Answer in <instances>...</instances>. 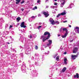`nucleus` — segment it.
<instances>
[{
	"label": "nucleus",
	"mask_w": 79,
	"mask_h": 79,
	"mask_svg": "<svg viewBox=\"0 0 79 79\" xmlns=\"http://www.w3.org/2000/svg\"><path fill=\"white\" fill-rule=\"evenodd\" d=\"M21 70H22V69H23V66H22L21 67Z\"/></svg>",
	"instance_id": "nucleus-49"
},
{
	"label": "nucleus",
	"mask_w": 79,
	"mask_h": 79,
	"mask_svg": "<svg viewBox=\"0 0 79 79\" xmlns=\"http://www.w3.org/2000/svg\"><path fill=\"white\" fill-rule=\"evenodd\" d=\"M36 55H37V54H35V56H36Z\"/></svg>",
	"instance_id": "nucleus-57"
},
{
	"label": "nucleus",
	"mask_w": 79,
	"mask_h": 79,
	"mask_svg": "<svg viewBox=\"0 0 79 79\" xmlns=\"http://www.w3.org/2000/svg\"><path fill=\"white\" fill-rule=\"evenodd\" d=\"M49 49H50V47H49Z\"/></svg>",
	"instance_id": "nucleus-62"
},
{
	"label": "nucleus",
	"mask_w": 79,
	"mask_h": 79,
	"mask_svg": "<svg viewBox=\"0 0 79 79\" xmlns=\"http://www.w3.org/2000/svg\"><path fill=\"white\" fill-rule=\"evenodd\" d=\"M8 44H10V43L9 42L7 43Z\"/></svg>",
	"instance_id": "nucleus-55"
},
{
	"label": "nucleus",
	"mask_w": 79,
	"mask_h": 79,
	"mask_svg": "<svg viewBox=\"0 0 79 79\" xmlns=\"http://www.w3.org/2000/svg\"><path fill=\"white\" fill-rule=\"evenodd\" d=\"M16 19L17 20V22H19V20L21 19V18L19 17H18L17 19Z\"/></svg>",
	"instance_id": "nucleus-20"
},
{
	"label": "nucleus",
	"mask_w": 79,
	"mask_h": 79,
	"mask_svg": "<svg viewBox=\"0 0 79 79\" xmlns=\"http://www.w3.org/2000/svg\"><path fill=\"white\" fill-rule=\"evenodd\" d=\"M69 27H71V25H69Z\"/></svg>",
	"instance_id": "nucleus-43"
},
{
	"label": "nucleus",
	"mask_w": 79,
	"mask_h": 79,
	"mask_svg": "<svg viewBox=\"0 0 79 79\" xmlns=\"http://www.w3.org/2000/svg\"><path fill=\"white\" fill-rule=\"evenodd\" d=\"M35 50H37V49H38V47L36 45L35 46Z\"/></svg>",
	"instance_id": "nucleus-31"
},
{
	"label": "nucleus",
	"mask_w": 79,
	"mask_h": 79,
	"mask_svg": "<svg viewBox=\"0 0 79 79\" xmlns=\"http://www.w3.org/2000/svg\"><path fill=\"white\" fill-rule=\"evenodd\" d=\"M74 30L76 33H79V28L77 27H74Z\"/></svg>",
	"instance_id": "nucleus-5"
},
{
	"label": "nucleus",
	"mask_w": 79,
	"mask_h": 79,
	"mask_svg": "<svg viewBox=\"0 0 79 79\" xmlns=\"http://www.w3.org/2000/svg\"><path fill=\"white\" fill-rule=\"evenodd\" d=\"M49 53H50V52L48 51L47 52H45V55H48V54H49Z\"/></svg>",
	"instance_id": "nucleus-26"
},
{
	"label": "nucleus",
	"mask_w": 79,
	"mask_h": 79,
	"mask_svg": "<svg viewBox=\"0 0 79 79\" xmlns=\"http://www.w3.org/2000/svg\"><path fill=\"white\" fill-rule=\"evenodd\" d=\"M47 47H48V46L47 45V46H44V48H47Z\"/></svg>",
	"instance_id": "nucleus-42"
},
{
	"label": "nucleus",
	"mask_w": 79,
	"mask_h": 79,
	"mask_svg": "<svg viewBox=\"0 0 79 79\" xmlns=\"http://www.w3.org/2000/svg\"><path fill=\"white\" fill-rule=\"evenodd\" d=\"M44 26H45V27H46V26H47L46 24H44Z\"/></svg>",
	"instance_id": "nucleus-44"
},
{
	"label": "nucleus",
	"mask_w": 79,
	"mask_h": 79,
	"mask_svg": "<svg viewBox=\"0 0 79 79\" xmlns=\"http://www.w3.org/2000/svg\"><path fill=\"white\" fill-rule=\"evenodd\" d=\"M78 48L77 47H75L73 48V53H76L77 51V50L78 49Z\"/></svg>",
	"instance_id": "nucleus-8"
},
{
	"label": "nucleus",
	"mask_w": 79,
	"mask_h": 79,
	"mask_svg": "<svg viewBox=\"0 0 79 79\" xmlns=\"http://www.w3.org/2000/svg\"><path fill=\"white\" fill-rule=\"evenodd\" d=\"M58 55V54H56L54 56V58H55L56 57V56Z\"/></svg>",
	"instance_id": "nucleus-29"
},
{
	"label": "nucleus",
	"mask_w": 79,
	"mask_h": 79,
	"mask_svg": "<svg viewBox=\"0 0 79 79\" xmlns=\"http://www.w3.org/2000/svg\"><path fill=\"white\" fill-rule=\"evenodd\" d=\"M61 30H62V29H60V32H61Z\"/></svg>",
	"instance_id": "nucleus-48"
},
{
	"label": "nucleus",
	"mask_w": 79,
	"mask_h": 79,
	"mask_svg": "<svg viewBox=\"0 0 79 79\" xmlns=\"http://www.w3.org/2000/svg\"><path fill=\"white\" fill-rule=\"evenodd\" d=\"M60 57V56H57L56 57V60L57 61H58L59 60V57Z\"/></svg>",
	"instance_id": "nucleus-22"
},
{
	"label": "nucleus",
	"mask_w": 79,
	"mask_h": 79,
	"mask_svg": "<svg viewBox=\"0 0 79 79\" xmlns=\"http://www.w3.org/2000/svg\"><path fill=\"white\" fill-rule=\"evenodd\" d=\"M67 61H68V60H67V58H66V57L64 58V64H67Z\"/></svg>",
	"instance_id": "nucleus-11"
},
{
	"label": "nucleus",
	"mask_w": 79,
	"mask_h": 79,
	"mask_svg": "<svg viewBox=\"0 0 79 79\" xmlns=\"http://www.w3.org/2000/svg\"><path fill=\"white\" fill-rule=\"evenodd\" d=\"M29 22H32V19L31 18H30L29 19Z\"/></svg>",
	"instance_id": "nucleus-30"
},
{
	"label": "nucleus",
	"mask_w": 79,
	"mask_h": 79,
	"mask_svg": "<svg viewBox=\"0 0 79 79\" xmlns=\"http://www.w3.org/2000/svg\"><path fill=\"white\" fill-rule=\"evenodd\" d=\"M42 13L44 15L45 17L46 18L47 17H48V16H49V15H48V11L44 12L43 11L42 12Z\"/></svg>",
	"instance_id": "nucleus-4"
},
{
	"label": "nucleus",
	"mask_w": 79,
	"mask_h": 79,
	"mask_svg": "<svg viewBox=\"0 0 79 79\" xmlns=\"http://www.w3.org/2000/svg\"><path fill=\"white\" fill-rule=\"evenodd\" d=\"M31 59L33 60H34V57H32V58H31Z\"/></svg>",
	"instance_id": "nucleus-39"
},
{
	"label": "nucleus",
	"mask_w": 79,
	"mask_h": 79,
	"mask_svg": "<svg viewBox=\"0 0 79 79\" xmlns=\"http://www.w3.org/2000/svg\"><path fill=\"white\" fill-rule=\"evenodd\" d=\"M52 13H56V12L55 11V10H53L52 11Z\"/></svg>",
	"instance_id": "nucleus-34"
},
{
	"label": "nucleus",
	"mask_w": 79,
	"mask_h": 79,
	"mask_svg": "<svg viewBox=\"0 0 79 79\" xmlns=\"http://www.w3.org/2000/svg\"><path fill=\"white\" fill-rule=\"evenodd\" d=\"M67 22V21H65L63 22V23H66Z\"/></svg>",
	"instance_id": "nucleus-45"
},
{
	"label": "nucleus",
	"mask_w": 79,
	"mask_h": 79,
	"mask_svg": "<svg viewBox=\"0 0 79 79\" xmlns=\"http://www.w3.org/2000/svg\"><path fill=\"white\" fill-rule=\"evenodd\" d=\"M35 9H37V7L35 6L34 8L32 9L33 10H35Z\"/></svg>",
	"instance_id": "nucleus-23"
},
{
	"label": "nucleus",
	"mask_w": 79,
	"mask_h": 79,
	"mask_svg": "<svg viewBox=\"0 0 79 79\" xmlns=\"http://www.w3.org/2000/svg\"><path fill=\"white\" fill-rule=\"evenodd\" d=\"M41 27H42V26H39L38 27V29H40V28Z\"/></svg>",
	"instance_id": "nucleus-33"
},
{
	"label": "nucleus",
	"mask_w": 79,
	"mask_h": 79,
	"mask_svg": "<svg viewBox=\"0 0 79 79\" xmlns=\"http://www.w3.org/2000/svg\"><path fill=\"white\" fill-rule=\"evenodd\" d=\"M79 52H78L76 55H72V60H75L76 58H77V56H78V55H79Z\"/></svg>",
	"instance_id": "nucleus-3"
},
{
	"label": "nucleus",
	"mask_w": 79,
	"mask_h": 79,
	"mask_svg": "<svg viewBox=\"0 0 79 79\" xmlns=\"http://www.w3.org/2000/svg\"><path fill=\"white\" fill-rule=\"evenodd\" d=\"M31 18V19H32V18H33V19L35 18V17H34V16H32Z\"/></svg>",
	"instance_id": "nucleus-36"
},
{
	"label": "nucleus",
	"mask_w": 79,
	"mask_h": 79,
	"mask_svg": "<svg viewBox=\"0 0 79 79\" xmlns=\"http://www.w3.org/2000/svg\"><path fill=\"white\" fill-rule=\"evenodd\" d=\"M54 5H58V3H57L56 2H54Z\"/></svg>",
	"instance_id": "nucleus-32"
},
{
	"label": "nucleus",
	"mask_w": 79,
	"mask_h": 79,
	"mask_svg": "<svg viewBox=\"0 0 79 79\" xmlns=\"http://www.w3.org/2000/svg\"><path fill=\"white\" fill-rule=\"evenodd\" d=\"M30 26H31V25H30Z\"/></svg>",
	"instance_id": "nucleus-64"
},
{
	"label": "nucleus",
	"mask_w": 79,
	"mask_h": 79,
	"mask_svg": "<svg viewBox=\"0 0 79 79\" xmlns=\"http://www.w3.org/2000/svg\"><path fill=\"white\" fill-rule=\"evenodd\" d=\"M26 52H27V51H25V53H26V54H29V52H29V51L27 53H26Z\"/></svg>",
	"instance_id": "nucleus-40"
},
{
	"label": "nucleus",
	"mask_w": 79,
	"mask_h": 79,
	"mask_svg": "<svg viewBox=\"0 0 79 79\" xmlns=\"http://www.w3.org/2000/svg\"><path fill=\"white\" fill-rule=\"evenodd\" d=\"M66 68L64 67L63 69L61 70V72H64L65 71H66Z\"/></svg>",
	"instance_id": "nucleus-17"
},
{
	"label": "nucleus",
	"mask_w": 79,
	"mask_h": 79,
	"mask_svg": "<svg viewBox=\"0 0 79 79\" xmlns=\"http://www.w3.org/2000/svg\"><path fill=\"white\" fill-rule=\"evenodd\" d=\"M56 6H51V8H53L54 9V8H56Z\"/></svg>",
	"instance_id": "nucleus-21"
},
{
	"label": "nucleus",
	"mask_w": 79,
	"mask_h": 79,
	"mask_svg": "<svg viewBox=\"0 0 79 79\" xmlns=\"http://www.w3.org/2000/svg\"><path fill=\"white\" fill-rule=\"evenodd\" d=\"M29 51H30L31 50V49L30 48H29Z\"/></svg>",
	"instance_id": "nucleus-51"
},
{
	"label": "nucleus",
	"mask_w": 79,
	"mask_h": 79,
	"mask_svg": "<svg viewBox=\"0 0 79 79\" xmlns=\"http://www.w3.org/2000/svg\"><path fill=\"white\" fill-rule=\"evenodd\" d=\"M16 4H18L21 2V0H16Z\"/></svg>",
	"instance_id": "nucleus-19"
},
{
	"label": "nucleus",
	"mask_w": 79,
	"mask_h": 79,
	"mask_svg": "<svg viewBox=\"0 0 79 79\" xmlns=\"http://www.w3.org/2000/svg\"><path fill=\"white\" fill-rule=\"evenodd\" d=\"M64 55H66V52H64Z\"/></svg>",
	"instance_id": "nucleus-46"
},
{
	"label": "nucleus",
	"mask_w": 79,
	"mask_h": 79,
	"mask_svg": "<svg viewBox=\"0 0 79 79\" xmlns=\"http://www.w3.org/2000/svg\"><path fill=\"white\" fill-rule=\"evenodd\" d=\"M68 77H69V75H68Z\"/></svg>",
	"instance_id": "nucleus-56"
},
{
	"label": "nucleus",
	"mask_w": 79,
	"mask_h": 79,
	"mask_svg": "<svg viewBox=\"0 0 79 79\" xmlns=\"http://www.w3.org/2000/svg\"><path fill=\"white\" fill-rule=\"evenodd\" d=\"M27 51H28V49H27Z\"/></svg>",
	"instance_id": "nucleus-59"
},
{
	"label": "nucleus",
	"mask_w": 79,
	"mask_h": 79,
	"mask_svg": "<svg viewBox=\"0 0 79 79\" xmlns=\"http://www.w3.org/2000/svg\"><path fill=\"white\" fill-rule=\"evenodd\" d=\"M76 46L79 47V40L77 41L76 44Z\"/></svg>",
	"instance_id": "nucleus-18"
},
{
	"label": "nucleus",
	"mask_w": 79,
	"mask_h": 79,
	"mask_svg": "<svg viewBox=\"0 0 79 79\" xmlns=\"http://www.w3.org/2000/svg\"><path fill=\"white\" fill-rule=\"evenodd\" d=\"M13 26L11 25H10V27H12Z\"/></svg>",
	"instance_id": "nucleus-47"
},
{
	"label": "nucleus",
	"mask_w": 79,
	"mask_h": 79,
	"mask_svg": "<svg viewBox=\"0 0 79 79\" xmlns=\"http://www.w3.org/2000/svg\"><path fill=\"white\" fill-rule=\"evenodd\" d=\"M54 1H55V2H56V1H57V0H54Z\"/></svg>",
	"instance_id": "nucleus-53"
},
{
	"label": "nucleus",
	"mask_w": 79,
	"mask_h": 79,
	"mask_svg": "<svg viewBox=\"0 0 79 79\" xmlns=\"http://www.w3.org/2000/svg\"><path fill=\"white\" fill-rule=\"evenodd\" d=\"M74 6V4L73 3H71L70 5V6L68 7V8H71L72 7H73Z\"/></svg>",
	"instance_id": "nucleus-15"
},
{
	"label": "nucleus",
	"mask_w": 79,
	"mask_h": 79,
	"mask_svg": "<svg viewBox=\"0 0 79 79\" xmlns=\"http://www.w3.org/2000/svg\"><path fill=\"white\" fill-rule=\"evenodd\" d=\"M61 15V14H59L58 15H57L56 17L57 18H58L59 16H60Z\"/></svg>",
	"instance_id": "nucleus-25"
},
{
	"label": "nucleus",
	"mask_w": 79,
	"mask_h": 79,
	"mask_svg": "<svg viewBox=\"0 0 79 79\" xmlns=\"http://www.w3.org/2000/svg\"><path fill=\"white\" fill-rule=\"evenodd\" d=\"M38 17H40V16H41V14H38Z\"/></svg>",
	"instance_id": "nucleus-35"
},
{
	"label": "nucleus",
	"mask_w": 79,
	"mask_h": 79,
	"mask_svg": "<svg viewBox=\"0 0 79 79\" xmlns=\"http://www.w3.org/2000/svg\"><path fill=\"white\" fill-rule=\"evenodd\" d=\"M15 52H16V51H15Z\"/></svg>",
	"instance_id": "nucleus-63"
},
{
	"label": "nucleus",
	"mask_w": 79,
	"mask_h": 79,
	"mask_svg": "<svg viewBox=\"0 0 79 79\" xmlns=\"http://www.w3.org/2000/svg\"><path fill=\"white\" fill-rule=\"evenodd\" d=\"M21 10L22 11H24V8H22V9H21Z\"/></svg>",
	"instance_id": "nucleus-37"
},
{
	"label": "nucleus",
	"mask_w": 79,
	"mask_h": 79,
	"mask_svg": "<svg viewBox=\"0 0 79 79\" xmlns=\"http://www.w3.org/2000/svg\"><path fill=\"white\" fill-rule=\"evenodd\" d=\"M30 29H32V28L31 27H30Z\"/></svg>",
	"instance_id": "nucleus-60"
},
{
	"label": "nucleus",
	"mask_w": 79,
	"mask_h": 79,
	"mask_svg": "<svg viewBox=\"0 0 79 79\" xmlns=\"http://www.w3.org/2000/svg\"><path fill=\"white\" fill-rule=\"evenodd\" d=\"M63 31H65L66 32L65 33H67V34H68V29L67 28H64L63 29Z\"/></svg>",
	"instance_id": "nucleus-12"
},
{
	"label": "nucleus",
	"mask_w": 79,
	"mask_h": 79,
	"mask_svg": "<svg viewBox=\"0 0 79 79\" xmlns=\"http://www.w3.org/2000/svg\"><path fill=\"white\" fill-rule=\"evenodd\" d=\"M23 38H22V40H23Z\"/></svg>",
	"instance_id": "nucleus-58"
},
{
	"label": "nucleus",
	"mask_w": 79,
	"mask_h": 79,
	"mask_svg": "<svg viewBox=\"0 0 79 79\" xmlns=\"http://www.w3.org/2000/svg\"><path fill=\"white\" fill-rule=\"evenodd\" d=\"M46 8H48V6H47V7L46 6Z\"/></svg>",
	"instance_id": "nucleus-54"
},
{
	"label": "nucleus",
	"mask_w": 79,
	"mask_h": 79,
	"mask_svg": "<svg viewBox=\"0 0 79 79\" xmlns=\"http://www.w3.org/2000/svg\"><path fill=\"white\" fill-rule=\"evenodd\" d=\"M74 77L75 78H76L77 77V78H79V74L77 73L76 74V75H75L74 76Z\"/></svg>",
	"instance_id": "nucleus-14"
},
{
	"label": "nucleus",
	"mask_w": 79,
	"mask_h": 79,
	"mask_svg": "<svg viewBox=\"0 0 79 79\" xmlns=\"http://www.w3.org/2000/svg\"><path fill=\"white\" fill-rule=\"evenodd\" d=\"M58 37H59V36H60V35H58Z\"/></svg>",
	"instance_id": "nucleus-50"
},
{
	"label": "nucleus",
	"mask_w": 79,
	"mask_h": 79,
	"mask_svg": "<svg viewBox=\"0 0 79 79\" xmlns=\"http://www.w3.org/2000/svg\"><path fill=\"white\" fill-rule=\"evenodd\" d=\"M65 2H66V0H61L60 1L61 4H60V7H63L64 5L65 4Z\"/></svg>",
	"instance_id": "nucleus-2"
},
{
	"label": "nucleus",
	"mask_w": 79,
	"mask_h": 79,
	"mask_svg": "<svg viewBox=\"0 0 79 79\" xmlns=\"http://www.w3.org/2000/svg\"><path fill=\"white\" fill-rule=\"evenodd\" d=\"M3 4H6V2H3Z\"/></svg>",
	"instance_id": "nucleus-41"
},
{
	"label": "nucleus",
	"mask_w": 79,
	"mask_h": 79,
	"mask_svg": "<svg viewBox=\"0 0 79 79\" xmlns=\"http://www.w3.org/2000/svg\"><path fill=\"white\" fill-rule=\"evenodd\" d=\"M49 21L52 25L55 24V21L52 19L50 18L49 19Z\"/></svg>",
	"instance_id": "nucleus-6"
},
{
	"label": "nucleus",
	"mask_w": 79,
	"mask_h": 79,
	"mask_svg": "<svg viewBox=\"0 0 79 79\" xmlns=\"http://www.w3.org/2000/svg\"><path fill=\"white\" fill-rule=\"evenodd\" d=\"M48 44H47V46H50L51 44L52 43V40H48Z\"/></svg>",
	"instance_id": "nucleus-7"
},
{
	"label": "nucleus",
	"mask_w": 79,
	"mask_h": 79,
	"mask_svg": "<svg viewBox=\"0 0 79 79\" xmlns=\"http://www.w3.org/2000/svg\"><path fill=\"white\" fill-rule=\"evenodd\" d=\"M59 66H60V64H59Z\"/></svg>",
	"instance_id": "nucleus-61"
},
{
	"label": "nucleus",
	"mask_w": 79,
	"mask_h": 79,
	"mask_svg": "<svg viewBox=\"0 0 79 79\" xmlns=\"http://www.w3.org/2000/svg\"><path fill=\"white\" fill-rule=\"evenodd\" d=\"M55 11H57V10H58L56 9H55Z\"/></svg>",
	"instance_id": "nucleus-52"
},
{
	"label": "nucleus",
	"mask_w": 79,
	"mask_h": 79,
	"mask_svg": "<svg viewBox=\"0 0 79 79\" xmlns=\"http://www.w3.org/2000/svg\"><path fill=\"white\" fill-rule=\"evenodd\" d=\"M24 3V1L23 0L22 2H21V4H23V3Z\"/></svg>",
	"instance_id": "nucleus-27"
},
{
	"label": "nucleus",
	"mask_w": 79,
	"mask_h": 79,
	"mask_svg": "<svg viewBox=\"0 0 79 79\" xmlns=\"http://www.w3.org/2000/svg\"><path fill=\"white\" fill-rule=\"evenodd\" d=\"M68 33H65L64 35H62L61 37L62 38H66V36L68 35Z\"/></svg>",
	"instance_id": "nucleus-10"
},
{
	"label": "nucleus",
	"mask_w": 79,
	"mask_h": 79,
	"mask_svg": "<svg viewBox=\"0 0 79 79\" xmlns=\"http://www.w3.org/2000/svg\"><path fill=\"white\" fill-rule=\"evenodd\" d=\"M55 23H56V24H59L60 22H59L58 21H56L55 22Z\"/></svg>",
	"instance_id": "nucleus-24"
},
{
	"label": "nucleus",
	"mask_w": 79,
	"mask_h": 79,
	"mask_svg": "<svg viewBox=\"0 0 79 79\" xmlns=\"http://www.w3.org/2000/svg\"><path fill=\"white\" fill-rule=\"evenodd\" d=\"M40 0H39L37 1V3H40Z\"/></svg>",
	"instance_id": "nucleus-38"
},
{
	"label": "nucleus",
	"mask_w": 79,
	"mask_h": 79,
	"mask_svg": "<svg viewBox=\"0 0 79 79\" xmlns=\"http://www.w3.org/2000/svg\"><path fill=\"white\" fill-rule=\"evenodd\" d=\"M28 37L30 38V39H31L32 38V35H30L28 36Z\"/></svg>",
	"instance_id": "nucleus-28"
},
{
	"label": "nucleus",
	"mask_w": 79,
	"mask_h": 79,
	"mask_svg": "<svg viewBox=\"0 0 79 79\" xmlns=\"http://www.w3.org/2000/svg\"><path fill=\"white\" fill-rule=\"evenodd\" d=\"M65 15H66V11L65 10L64 11V12H62L60 14V15H62V16H63Z\"/></svg>",
	"instance_id": "nucleus-16"
},
{
	"label": "nucleus",
	"mask_w": 79,
	"mask_h": 79,
	"mask_svg": "<svg viewBox=\"0 0 79 79\" xmlns=\"http://www.w3.org/2000/svg\"><path fill=\"white\" fill-rule=\"evenodd\" d=\"M69 40H70V42H72V41H73V40H74V38L73 37V36L70 37Z\"/></svg>",
	"instance_id": "nucleus-13"
},
{
	"label": "nucleus",
	"mask_w": 79,
	"mask_h": 79,
	"mask_svg": "<svg viewBox=\"0 0 79 79\" xmlns=\"http://www.w3.org/2000/svg\"><path fill=\"white\" fill-rule=\"evenodd\" d=\"M21 27H23V28H25L26 27V26L24 25V22H23L21 24Z\"/></svg>",
	"instance_id": "nucleus-9"
},
{
	"label": "nucleus",
	"mask_w": 79,
	"mask_h": 79,
	"mask_svg": "<svg viewBox=\"0 0 79 79\" xmlns=\"http://www.w3.org/2000/svg\"><path fill=\"white\" fill-rule=\"evenodd\" d=\"M50 33L48 32H45L44 35L40 37V39L43 40V42H45L46 40H47L50 38Z\"/></svg>",
	"instance_id": "nucleus-1"
}]
</instances>
